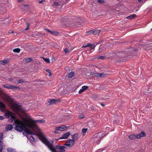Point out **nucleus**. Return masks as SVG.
I'll use <instances>...</instances> for the list:
<instances>
[{"mask_svg":"<svg viewBox=\"0 0 152 152\" xmlns=\"http://www.w3.org/2000/svg\"><path fill=\"white\" fill-rule=\"evenodd\" d=\"M143 48L147 50H149L152 48V43L148 42L145 45H142Z\"/></svg>","mask_w":152,"mask_h":152,"instance_id":"20e7f679","label":"nucleus"},{"mask_svg":"<svg viewBox=\"0 0 152 152\" xmlns=\"http://www.w3.org/2000/svg\"><path fill=\"white\" fill-rule=\"evenodd\" d=\"M58 130H57L56 129H55V130L54 132L55 134H58V133L59 132H58Z\"/></svg>","mask_w":152,"mask_h":152,"instance_id":"4d7b16f0","label":"nucleus"},{"mask_svg":"<svg viewBox=\"0 0 152 152\" xmlns=\"http://www.w3.org/2000/svg\"><path fill=\"white\" fill-rule=\"evenodd\" d=\"M59 101H60V100L57 99H50L48 101V102L49 103V105L56 104Z\"/></svg>","mask_w":152,"mask_h":152,"instance_id":"9b49d317","label":"nucleus"},{"mask_svg":"<svg viewBox=\"0 0 152 152\" xmlns=\"http://www.w3.org/2000/svg\"><path fill=\"white\" fill-rule=\"evenodd\" d=\"M93 75V76L98 78H102L105 76V74L104 73H94Z\"/></svg>","mask_w":152,"mask_h":152,"instance_id":"423d86ee","label":"nucleus"},{"mask_svg":"<svg viewBox=\"0 0 152 152\" xmlns=\"http://www.w3.org/2000/svg\"><path fill=\"white\" fill-rule=\"evenodd\" d=\"M97 1L99 3H102L104 1L103 0H97Z\"/></svg>","mask_w":152,"mask_h":152,"instance_id":"de8ad7c7","label":"nucleus"},{"mask_svg":"<svg viewBox=\"0 0 152 152\" xmlns=\"http://www.w3.org/2000/svg\"><path fill=\"white\" fill-rule=\"evenodd\" d=\"M96 45H95L94 44H91V45H90V47L92 49H93L94 48L96 47Z\"/></svg>","mask_w":152,"mask_h":152,"instance_id":"58836bf2","label":"nucleus"},{"mask_svg":"<svg viewBox=\"0 0 152 152\" xmlns=\"http://www.w3.org/2000/svg\"><path fill=\"white\" fill-rule=\"evenodd\" d=\"M137 135L138 139H140L142 137H145L146 136V134L144 132H142L139 134H137Z\"/></svg>","mask_w":152,"mask_h":152,"instance_id":"2eb2a0df","label":"nucleus"},{"mask_svg":"<svg viewBox=\"0 0 152 152\" xmlns=\"http://www.w3.org/2000/svg\"><path fill=\"white\" fill-rule=\"evenodd\" d=\"M33 123H45V121L44 120H36L34 121Z\"/></svg>","mask_w":152,"mask_h":152,"instance_id":"f3484780","label":"nucleus"},{"mask_svg":"<svg viewBox=\"0 0 152 152\" xmlns=\"http://www.w3.org/2000/svg\"><path fill=\"white\" fill-rule=\"evenodd\" d=\"M104 50H105V48L104 46L103 45H101L99 47L98 51L100 53Z\"/></svg>","mask_w":152,"mask_h":152,"instance_id":"412c9836","label":"nucleus"},{"mask_svg":"<svg viewBox=\"0 0 152 152\" xmlns=\"http://www.w3.org/2000/svg\"><path fill=\"white\" fill-rule=\"evenodd\" d=\"M100 31V30L94 29L92 30V34L96 35L98 34Z\"/></svg>","mask_w":152,"mask_h":152,"instance_id":"6ab92c4d","label":"nucleus"},{"mask_svg":"<svg viewBox=\"0 0 152 152\" xmlns=\"http://www.w3.org/2000/svg\"><path fill=\"white\" fill-rule=\"evenodd\" d=\"M25 132L28 134H30L31 135H35L34 133V132L30 131L28 129H25Z\"/></svg>","mask_w":152,"mask_h":152,"instance_id":"dca6fc26","label":"nucleus"},{"mask_svg":"<svg viewBox=\"0 0 152 152\" xmlns=\"http://www.w3.org/2000/svg\"><path fill=\"white\" fill-rule=\"evenodd\" d=\"M100 104H101V105L103 107H104L105 106V105L104 104H102V103H101Z\"/></svg>","mask_w":152,"mask_h":152,"instance_id":"69168bd1","label":"nucleus"},{"mask_svg":"<svg viewBox=\"0 0 152 152\" xmlns=\"http://www.w3.org/2000/svg\"><path fill=\"white\" fill-rule=\"evenodd\" d=\"M133 50L135 52H136L138 50L137 49H133Z\"/></svg>","mask_w":152,"mask_h":152,"instance_id":"e2e57ef3","label":"nucleus"},{"mask_svg":"<svg viewBox=\"0 0 152 152\" xmlns=\"http://www.w3.org/2000/svg\"><path fill=\"white\" fill-rule=\"evenodd\" d=\"M87 33L89 34H92V30L87 32Z\"/></svg>","mask_w":152,"mask_h":152,"instance_id":"a18cd8bd","label":"nucleus"},{"mask_svg":"<svg viewBox=\"0 0 152 152\" xmlns=\"http://www.w3.org/2000/svg\"><path fill=\"white\" fill-rule=\"evenodd\" d=\"M44 30L47 31V32L50 33L51 34L52 31H50V30L45 28L44 29Z\"/></svg>","mask_w":152,"mask_h":152,"instance_id":"c03bdc74","label":"nucleus"},{"mask_svg":"<svg viewBox=\"0 0 152 152\" xmlns=\"http://www.w3.org/2000/svg\"><path fill=\"white\" fill-rule=\"evenodd\" d=\"M12 128L13 127L12 125L9 124L6 126V129L7 130H11Z\"/></svg>","mask_w":152,"mask_h":152,"instance_id":"4be33fe9","label":"nucleus"},{"mask_svg":"<svg viewBox=\"0 0 152 152\" xmlns=\"http://www.w3.org/2000/svg\"><path fill=\"white\" fill-rule=\"evenodd\" d=\"M129 138L131 140H134L136 139H138L137 135L134 134H131L129 136Z\"/></svg>","mask_w":152,"mask_h":152,"instance_id":"4468645a","label":"nucleus"},{"mask_svg":"<svg viewBox=\"0 0 152 152\" xmlns=\"http://www.w3.org/2000/svg\"><path fill=\"white\" fill-rule=\"evenodd\" d=\"M67 142L70 145V146L72 147L74 144L75 141L73 139H69L67 140Z\"/></svg>","mask_w":152,"mask_h":152,"instance_id":"ddd939ff","label":"nucleus"},{"mask_svg":"<svg viewBox=\"0 0 152 152\" xmlns=\"http://www.w3.org/2000/svg\"><path fill=\"white\" fill-rule=\"evenodd\" d=\"M87 129L83 128L82 129V132L83 133H85L87 131Z\"/></svg>","mask_w":152,"mask_h":152,"instance_id":"4c0bfd02","label":"nucleus"},{"mask_svg":"<svg viewBox=\"0 0 152 152\" xmlns=\"http://www.w3.org/2000/svg\"><path fill=\"white\" fill-rule=\"evenodd\" d=\"M13 51L15 52L19 53L20 52V49L19 48H16L13 49Z\"/></svg>","mask_w":152,"mask_h":152,"instance_id":"2f4dec72","label":"nucleus"},{"mask_svg":"<svg viewBox=\"0 0 152 152\" xmlns=\"http://www.w3.org/2000/svg\"><path fill=\"white\" fill-rule=\"evenodd\" d=\"M15 118V116L13 115H11L8 120V121L9 122H12Z\"/></svg>","mask_w":152,"mask_h":152,"instance_id":"b1692460","label":"nucleus"},{"mask_svg":"<svg viewBox=\"0 0 152 152\" xmlns=\"http://www.w3.org/2000/svg\"><path fill=\"white\" fill-rule=\"evenodd\" d=\"M69 50H68L67 48L65 49L64 50V52L66 53H69Z\"/></svg>","mask_w":152,"mask_h":152,"instance_id":"49530a36","label":"nucleus"},{"mask_svg":"<svg viewBox=\"0 0 152 152\" xmlns=\"http://www.w3.org/2000/svg\"><path fill=\"white\" fill-rule=\"evenodd\" d=\"M4 119V117L0 115V120H2Z\"/></svg>","mask_w":152,"mask_h":152,"instance_id":"603ef678","label":"nucleus"},{"mask_svg":"<svg viewBox=\"0 0 152 152\" xmlns=\"http://www.w3.org/2000/svg\"><path fill=\"white\" fill-rule=\"evenodd\" d=\"M8 61L6 60H2L0 61V64L4 65L7 63Z\"/></svg>","mask_w":152,"mask_h":152,"instance_id":"393cba45","label":"nucleus"},{"mask_svg":"<svg viewBox=\"0 0 152 152\" xmlns=\"http://www.w3.org/2000/svg\"><path fill=\"white\" fill-rule=\"evenodd\" d=\"M88 86H83L82 87V89L84 91L88 89Z\"/></svg>","mask_w":152,"mask_h":152,"instance_id":"72a5a7b5","label":"nucleus"},{"mask_svg":"<svg viewBox=\"0 0 152 152\" xmlns=\"http://www.w3.org/2000/svg\"><path fill=\"white\" fill-rule=\"evenodd\" d=\"M105 58V56H99L98 57L97 59H104Z\"/></svg>","mask_w":152,"mask_h":152,"instance_id":"c9c22d12","label":"nucleus"},{"mask_svg":"<svg viewBox=\"0 0 152 152\" xmlns=\"http://www.w3.org/2000/svg\"><path fill=\"white\" fill-rule=\"evenodd\" d=\"M32 119L31 118H27L26 119V121L27 122H32L33 123V121Z\"/></svg>","mask_w":152,"mask_h":152,"instance_id":"7c9ffc66","label":"nucleus"},{"mask_svg":"<svg viewBox=\"0 0 152 152\" xmlns=\"http://www.w3.org/2000/svg\"><path fill=\"white\" fill-rule=\"evenodd\" d=\"M3 134H0V152H2L3 148V143L1 141L3 139Z\"/></svg>","mask_w":152,"mask_h":152,"instance_id":"1a4fd4ad","label":"nucleus"},{"mask_svg":"<svg viewBox=\"0 0 152 152\" xmlns=\"http://www.w3.org/2000/svg\"><path fill=\"white\" fill-rule=\"evenodd\" d=\"M102 41L101 40V41H99V42H97L96 43V44L95 45H97L98 44H100L101 43V42H102Z\"/></svg>","mask_w":152,"mask_h":152,"instance_id":"864d4df0","label":"nucleus"},{"mask_svg":"<svg viewBox=\"0 0 152 152\" xmlns=\"http://www.w3.org/2000/svg\"><path fill=\"white\" fill-rule=\"evenodd\" d=\"M24 0H18V1L19 2H20L23 1Z\"/></svg>","mask_w":152,"mask_h":152,"instance_id":"680f3d73","label":"nucleus"},{"mask_svg":"<svg viewBox=\"0 0 152 152\" xmlns=\"http://www.w3.org/2000/svg\"><path fill=\"white\" fill-rule=\"evenodd\" d=\"M46 71L47 72H48L49 74V76H50L52 75L51 73L50 72V71L49 69H48L46 70Z\"/></svg>","mask_w":152,"mask_h":152,"instance_id":"a19ab883","label":"nucleus"},{"mask_svg":"<svg viewBox=\"0 0 152 152\" xmlns=\"http://www.w3.org/2000/svg\"><path fill=\"white\" fill-rule=\"evenodd\" d=\"M28 4H24L22 6V8L24 9L25 10H26L28 9Z\"/></svg>","mask_w":152,"mask_h":152,"instance_id":"c756f323","label":"nucleus"},{"mask_svg":"<svg viewBox=\"0 0 152 152\" xmlns=\"http://www.w3.org/2000/svg\"><path fill=\"white\" fill-rule=\"evenodd\" d=\"M32 60V59L31 58H27L25 59V61L26 63H29Z\"/></svg>","mask_w":152,"mask_h":152,"instance_id":"bb28decb","label":"nucleus"},{"mask_svg":"<svg viewBox=\"0 0 152 152\" xmlns=\"http://www.w3.org/2000/svg\"><path fill=\"white\" fill-rule=\"evenodd\" d=\"M59 139H59V138H58V139H57V138L55 139V140H59Z\"/></svg>","mask_w":152,"mask_h":152,"instance_id":"774afa93","label":"nucleus"},{"mask_svg":"<svg viewBox=\"0 0 152 152\" xmlns=\"http://www.w3.org/2000/svg\"><path fill=\"white\" fill-rule=\"evenodd\" d=\"M24 82V81L23 80L21 79L20 80L17 81V83L18 84L20 83H23Z\"/></svg>","mask_w":152,"mask_h":152,"instance_id":"f704fd0d","label":"nucleus"},{"mask_svg":"<svg viewBox=\"0 0 152 152\" xmlns=\"http://www.w3.org/2000/svg\"><path fill=\"white\" fill-rule=\"evenodd\" d=\"M9 33H13V31H10L9 32Z\"/></svg>","mask_w":152,"mask_h":152,"instance_id":"0e129e2a","label":"nucleus"},{"mask_svg":"<svg viewBox=\"0 0 152 152\" xmlns=\"http://www.w3.org/2000/svg\"><path fill=\"white\" fill-rule=\"evenodd\" d=\"M100 88L102 90H104L105 89L104 86H100Z\"/></svg>","mask_w":152,"mask_h":152,"instance_id":"37998d69","label":"nucleus"},{"mask_svg":"<svg viewBox=\"0 0 152 152\" xmlns=\"http://www.w3.org/2000/svg\"><path fill=\"white\" fill-rule=\"evenodd\" d=\"M84 116L83 114H80L78 116L79 118H84Z\"/></svg>","mask_w":152,"mask_h":152,"instance_id":"79ce46f5","label":"nucleus"},{"mask_svg":"<svg viewBox=\"0 0 152 152\" xmlns=\"http://www.w3.org/2000/svg\"><path fill=\"white\" fill-rule=\"evenodd\" d=\"M3 86L4 87V88L8 89H20V88L19 87H17V86H13V85H3Z\"/></svg>","mask_w":152,"mask_h":152,"instance_id":"39448f33","label":"nucleus"},{"mask_svg":"<svg viewBox=\"0 0 152 152\" xmlns=\"http://www.w3.org/2000/svg\"><path fill=\"white\" fill-rule=\"evenodd\" d=\"M44 61L47 63H50V60L48 58H43Z\"/></svg>","mask_w":152,"mask_h":152,"instance_id":"473e14b6","label":"nucleus"},{"mask_svg":"<svg viewBox=\"0 0 152 152\" xmlns=\"http://www.w3.org/2000/svg\"><path fill=\"white\" fill-rule=\"evenodd\" d=\"M122 53L121 52H118L117 53H114V54H115L117 56L119 57H121L122 56L121 54Z\"/></svg>","mask_w":152,"mask_h":152,"instance_id":"c85d7f7f","label":"nucleus"},{"mask_svg":"<svg viewBox=\"0 0 152 152\" xmlns=\"http://www.w3.org/2000/svg\"><path fill=\"white\" fill-rule=\"evenodd\" d=\"M83 91H83V90L82 89H82H80L79 91V94H80L82 92H83Z\"/></svg>","mask_w":152,"mask_h":152,"instance_id":"3c124183","label":"nucleus"},{"mask_svg":"<svg viewBox=\"0 0 152 152\" xmlns=\"http://www.w3.org/2000/svg\"><path fill=\"white\" fill-rule=\"evenodd\" d=\"M26 129V123L22 121L19 120L16 124L15 129L17 131L21 132Z\"/></svg>","mask_w":152,"mask_h":152,"instance_id":"f257e3e1","label":"nucleus"},{"mask_svg":"<svg viewBox=\"0 0 152 152\" xmlns=\"http://www.w3.org/2000/svg\"><path fill=\"white\" fill-rule=\"evenodd\" d=\"M67 127L65 125H62L59 126H57L56 127V129L60 131H63L66 129Z\"/></svg>","mask_w":152,"mask_h":152,"instance_id":"0eeeda50","label":"nucleus"},{"mask_svg":"<svg viewBox=\"0 0 152 152\" xmlns=\"http://www.w3.org/2000/svg\"><path fill=\"white\" fill-rule=\"evenodd\" d=\"M54 4L56 6H58L59 5L58 3L57 2H54Z\"/></svg>","mask_w":152,"mask_h":152,"instance_id":"09e8293b","label":"nucleus"},{"mask_svg":"<svg viewBox=\"0 0 152 152\" xmlns=\"http://www.w3.org/2000/svg\"><path fill=\"white\" fill-rule=\"evenodd\" d=\"M136 15L135 14H133L132 15H130L129 16L126 17V18L128 19H132L134 18L136 16Z\"/></svg>","mask_w":152,"mask_h":152,"instance_id":"a211bd4d","label":"nucleus"},{"mask_svg":"<svg viewBox=\"0 0 152 152\" xmlns=\"http://www.w3.org/2000/svg\"><path fill=\"white\" fill-rule=\"evenodd\" d=\"M29 139L30 140H31L32 141H34V137L32 136H31L29 138Z\"/></svg>","mask_w":152,"mask_h":152,"instance_id":"ea45409f","label":"nucleus"},{"mask_svg":"<svg viewBox=\"0 0 152 152\" xmlns=\"http://www.w3.org/2000/svg\"><path fill=\"white\" fill-rule=\"evenodd\" d=\"M66 148V147L64 146H61L59 145H57L55 147H54L52 144V148L54 149L55 150L57 149H58L59 150V151L60 152L65 151V149Z\"/></svg>","mask_w":152,"mask_h":152,"instance_id":"7ed1b4c3","label":"nucleus"},{"mask_svg":"<svg viewBox=\"0 0 152 152\" xmlns=\"http://www.w3.org/2000/svg\"><path fill=\"white\" fill-rule=\"evenodd\" d=\"M6 108L5 105L2 102H0V110L2 112H4Z\"/></svg>","mask_w":152,"mask_h":152,"instance_id":"6e6552de","label":"nucleus"},{"mask_svg":"<svg viewBox=\"0 0 152 152\" xmlns=\"http://www.w3.org/2000/svg\"><path fill=\"white\" fill-rule=\"evenodd\" d=\"M12 80H13V79L12 78H9V80L10 81H12Z\"/></svg>","mask_w":152,"mask_h":152,"instance_id":"052dcab7","label":"nucleus"},{"mask_svg":"<svg viewBox=\"0 0 152 152\" xmlns=\"http://www.w3.org/2000/svg\"><path fill=\"white\" fill-rule=\"evenodd\" d=\"M64 145L65 146H68V147H71L70 146V144H65Z\"/></svg>","mask_w":152,"mask_h":152,"instance_id":"6e6d98bb","label":"nucleus"},{"mask_svg":"<svg viewBox=\"0 0 152 152\" xmlns=\"http://www.w3.org/2000/svg\"><path fill=\"white\" fill-rule=\"evenodd\" d=\"M106 135V134L103 135V134H102L101 133H99L98 134H95L93 137L94 141L99 144L101 140Z\"/></svg>","mask_w":152,"mask_h":152,"instance_id":"f03ea898","label":"nucleus"},{"mask_svg":"<svg viewBox=\"0 0 152 152\" xmlns=\"http://www.w3.org/2000/svg\"><path fill=\"white\" fill-rule=\"evenodd\" d=\"M70 134V132H68L64 134L62 137L59 138L60 139H66L68 138V137L69 136Z\"/></svg>","mask_w":152,"mask_h":152,"instance_id":"9d476101","label":"nucleus"},{"mask_svg":"<svg viewBox=\"0 0 152 152\" xmlns=\"http://www.w3.org/2000/svg\"><path fill=\"white\" fill-rule=\"evenodd\" d=\"M74 75V72L72 71L71 72L69 73V74L68 75V77L69 78H72Z\"/></svg>","mask_w":152,"mask_h":152,"instance_id":"a878e982","label":"nucleus"},{"mask_svg":"<svg viewBox=\"0 0 152 152\" xmlns=\"http://www.w3.org/2000/svg\"><path fill=\"white\" fill-rule=\"evenodd\" d=\"M79 134L78 133H75L72 135V138L74 141H77L79 138Z\"/></svg>","mask_w":152,"mask_h":152,"instance_id":"f8f14e48","label":"nucleus"},{"mask_svg":"<svg viewBox=\"0 0 152 152\" xmlns=\"http://www.w3.org/2000/svg\"><path fill=\"white\" fill-rule=\"evenodd\" d=\"M26 23L27 25V27H29L30 25V23L29 22H26Z\"/></svg>","mask_w":152,"mask_h":152,"instance_id":"5fc2aeb1","label":"nucleus"},{"mask_svg":"<svg viewBox=\"0 0 152 152\" xmlns=\"http://www.w3.org/2000/svg\"><path fill=\"white\" fill-rule=\"evenodd\" d=\"M6 19H7V18H4V19H3V18H1V19H0V21H2L5 20Z\"/></svg>","mask_w":152,"mask_h":152,"instance_id":"8fccbe9b","label":"nucleus"},{"mask_svg":"<svg viewBox=\"0 0 152 152\" xmlns=\"http://www.w3.org/2000/svg\"><path fill=\"white\" fill-rule=\"evenodd\" d=\"M20 105L17 104H13L12 107L16 110H18Z\"/></svg>","mask_w":152,"mask_h":152,"instance_id":"aec40b11","label":"nucleus"},{"mask_svg":"<svg viewBox=\"0 0 152 152\" xmlns=\"http://www.w3.org/2000/svg\"><path fill=\"white\" fill-rule=\"evenodd\" d=\"M29 29V27H27V28L25 29V30H28Z\"/></svg>","mask_w":152,"mask_h":152,"instance_id":"338daca9","label":"nucleus"},{"mask_svg":"<svg viewBox=\"0 0 152 152\" xmlns=\"http://www.w3.org/2000/svg\"><path fill=\"white\" fill-rule=\"evenodd\" d=\"M51 34H53L55 36H57L59 34V33L57 31H51Z\"/></svg>","mask_w":152,"mask_h":152,"instance_id":"cd10ccee","label":"nucleus"},{"mask_svg":"<svg viewBox=\"0 0 152 152\" xmlns=\"http://www.w3.org/2000/svg\"><path fill=\"white\" fill-rule=\"evenodd\" d=\"M12 113L11 112H9L5 113H4V115L6 116L7 118H9L10 117L11 115L10 114H12Z\"/></svg>","mask_w":152,"mask_h":152,"instance_id":"5701e85b","label":"nucleus"},{"mask_svg":"<svg viewBox=\"0 0 152 152\" xmlns=\"http://www.w3.org/2000/svg\"><path fill=\"white\" fill-rule=\"evenodd\" d=\"M104 148H101V149H99V152H100V151H102L103 150H104Z\"/></svg>","mask_w":152,"mask_h":152,"instance_id":"bf43d9fd","label":"nucleus"},{"mask_svg":"<svg viewBox=\"0 0 152 152\" xmlns=\"http://www.w3.org/2000/svg\"><path fill=\"white\" fill-rule=\"evenodd\" d=\"M91 44L90 43H87L86 45H84L83 46V48H86L88 47H90V45H91Z\"/></svg>","mask_w":152,"mask_h":152,"instance_id":"e433bc0d","label":"nucleus"},{"mask_svg":"<svg viewBox=\"0 0 152 152\" xmlns=\"http://www.w3.org/2000/svg\"><path fill=\"white\" fill-rule=\"evenodd\" d=\"M44 1H45L44 0H41L40 1H39V3H42V2H43Z\"/></svg>","mask_w":152,"mask_h":152,"instance_id":"13d9d810","label":"nucleus"}]
</instances>
